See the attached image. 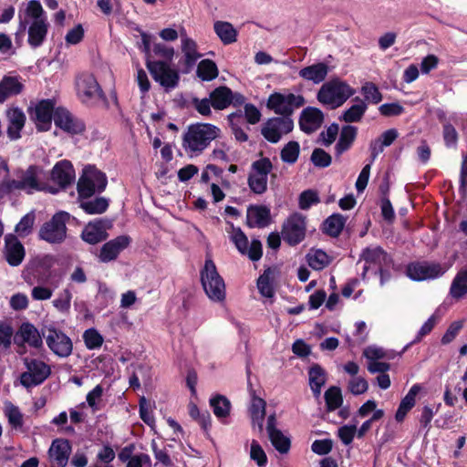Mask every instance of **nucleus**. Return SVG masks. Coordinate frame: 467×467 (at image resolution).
Instances as JSON below:
<instances>
[{
	"instance_id": "obj_12",
	"label": "nucleus",
	"mask_w": 467,
	"mask_h": 467,
	"mask_svg": "<svg viewBox=\"0 0 467 467\" xmlns=\"http://www.w3.org/2000/svg\"><path fill=\"white\" fill-rule=\"evenodd\" d=\"M294 129L291 118L273 117L268 119L261 128V134L271 143H277L284 134L290 133Z\"/></svg>"
},
{
	"instance_id": "obj_27",
	"label": "nucleus",
	"mask_w": 467,
	"mask_h": 467,
	"mask_svg": "<svg viewBox=\"0 0 467 467\" xmlns=\"http://www.w3.org/2000/svg\"><path fill=\"white\" fill-rule=\"evenodd\" d=\"M358 135V128L352 125H345L341 128L339 138L335 145V155L340 157L344 152L351 149Z\"/></svg>"
},
{
	"instance_id": "obj_45",
	"label": "nucleus",
	"mask_w": 467,
	"mask_h": 467,
	"mask_svg": "<svg viewBox=\"0 0 467 467\" xmlns=\"http://www.w3.org/2000/svg\"><path fill=\"white\" fill-rule=\"evenodd\" d=\"M269 440L275 449L281 454H285L291 448V441L281 431L268 434Z\"/></svg>"
},
{
	"instance_id": "obj_30",
	"label": "nucleus",
	"mask_w": 467,
	"mask_h": 467,
	"mask_svg": "<svg viewBox=\"0 0 467 467\" xmlns=\"http://www.w3.org/2000/svg\"><path fill=\"white\" fill-rule=\"evenodd\" d=\"M421 387L419 384H414L401 400L399 408L395 414V420L398 422H402L407 416L408 412L415 406L416 396L420 391Z\"/></svg>"
},
{
	"instance_id": "obj_17",
	"label": "nucleus",
	"mask_w": 467,
	"mask_h": 467,
	"mask_svg": "<svg viewBox=\"0 0 467 467\" xmlns=\"http://www.w3.org/2000/svg\"><path fill=\"white\" fill-rule=\"evenodd\" d=\"M4 255L10 266H18L24 261L26 250L16 235L13 234L5 235Z\"/></svg>"
},
{
	"instance_id": "obj_15",
	"label": "nucleus",
	"mask_w": 467,
	"mask_h": 467,
	"mask_svg": "<svg viewBox=\"0 0 467 467\" xmlns=\"http://www.w3.org/2000/svg\"><path fill=\"white\" fill-rule=\"evenodd\" d=\"M56 109L53 99H42L36 105L33 119L38 131H48L51 129Z\"/></svg>"
},
{
	"instance_id": "obj_58",
	"label": "nucleus",
	"mask_w": 467,
	"mask_h": 467,
	"mask_svg": "<svg viewBox=\"0 0 467 467\" xmlns=\"http://www.w3.org/2000/svg\"><path fill=\"white\" fill-rule=\"evenodd\" d=\"M348 389L353 395H360L368 390V383L362 377H355L349 380Z\"/></svg>"
},
{
	"instance_id": "obj_4",
	"label": "nucleus",
	"mask_w": 467,
	"mask_h": 467,
	"mask_svg": "<svg viewBox=\"0 0 467 467\" xmlns=\"http://www.w3.org/2000/svg\"><path fill=\"white\" fill-rule=\"evenodd\" d=\"M70 214L60 211L56 213L49 221L46 222L39 229L38 237L49 244H62L67 237V223Z\"/></svg>"
},
{
	"instance_id": "obj_39",
	"label": "nucleus",
	"mask_w": 467,
	"mask_h": 467,
	"mask_svg": "<svg viewBox=\"0 0 467 467\" xmlns=\"http://www.w3.org/2000/svg\"><path fill=\"white\" fill-rule=\"evenodd\" d=\"M196 75L202 81H212L218 77L219 69L213 60L206 58L199 62Z\"/></svg>"
},
{
	"instance_id": "obj_3",
	"label": "nucleus",
	"mask_w": 467,
	"mask_h": 467,
	"mask_svg": "<svg viewBox=\"0 0 467 467\" xmlns=\"http://www.w3.org/2000/svg\"><path fill=\"white\" fill-rule=\"evenodd\" d=\"M356 93L347 82L338 78L325 83L317 93V99L324 105H343L350 97Z\"/></svg>"
},
{
	"instance_id": "obj_56",
	"label": "nucleus",
	"mask_w": 467,
	"mask_h": 467,
	"mask_svg": "<svg viewBox=\"0 0 467 467\" xmlns=\"http://www.w3.org/2000/svg\"><path fill=\"white\" fill-rule=\"evenodd\" d=\"M26 13L33 20H47L45 11L38 0H30L27 4Z\"/></svg>"
},
{
	"instance_id": "obj_42",
	"label": "nucleus",
	"mask_w": 467,
	"mask_h": 467,
	"mask_svg": "<svg viewBox=\"0 0 467 467\" xmlns=\"http://www.w3.org/2000/svg\"><path fill=\"white\" fill-rule=\"evenodd\" d=\"M300 154V145L296 140L287 142L280 151V158L283 162L294 164L297 161Z\"/></svg>"
},
{
	"instance_id": "obj_53",
	"label": "nucleus",
	"mask_w": 467,
	"mask_h": 467,
	"mask_svg": "<svg viewBox=\"0 0 467 467\" xmlns=\"http://www.w3.org/2000/svg\"><path fill=\"white\" fill-rule=\"evenodd\" d=\"M250 457L259 467L267 465V456L257 441L254 440L251 443Z\"/></svg>"
},
{
	"instance_id": "obj_52",
	"label": "nucleus",
	"mask_w": 467,
	"mask_h": 467,
	"mask_svg": "<svg viewBox=\"0 0 467 467\" xmlns=\"http://www.w3.org/2000/svg\"><path fill=\"white\" fill-rule=\"evenodd\" d=\"M83 339L88 349L99 348L103 344L102 336L95 328L87 329L83 334Z\"/></svg>"
},
{
	"instance_id": "obj_28",
	"label": "nucleus",
	"mask_w": 467,
	"mask_h": 467,
	"mask_svg": "<svg viewBox=\"0 0 467 467\" xmlns=\"http://www.w3.org/2000/svg\"><path fill=\"white\" fill-rule=\"evenodd\" d=\"M38 167L36 165H30L25 171H22L21 185L22 190L27 193H32L33 191H45V183L39 182L37 179Z\"/></svg>"
},
{
	"instance_id": "obj_8",
	"label": "nucleus",
	"mask_w": 467,
	"mask_h": 467,
	"mask_svg": "<svg viewBox=\"0 0 467 467\" xmlns=\"http://www.w3.org/2000/svg\"><path fill=\"white\" fill-rule=\"evenodd\" d=\"M42 336L46 339L49 349L58 357L67 358L72 353L73 344L71 339L56 327H44Z\"/></svg>"
},
{
	"instance_id": "obj_22",
	"label": "nucleus",
	"mask_w": 467,
	"mask_h": 467,
	"mask_svg": "<svg viewBox=\"0 0 467 467\" xmlns=\"http://www.w3.org/2000/svg\"><path fill=\"white\" fill-rule=\"evenodd\" d=\"M109 237L105 222L102 219L88 223L81 233V238L89 244H97Z\"/></svg>"
},
{
	"instance_id": "obj_16",
	"label": "nucleus",
	"mask_w": 467,
	"mask_h": 467,
	"mask_svg": "<svg viewBox=\"0 0 467 467\" xmlns=\"http://www.w3.org/2000/svg\"><path fill=\"white\" fill-rule=\"evenodd\" d=\"M131 243L129 235H119L116 238L106 242L100 248L99 259L102 263H109L116 260L119 254Z\"/></svg>"
},
{
	"instance_id": "obj_36",
	"label": "nucleus",
	"mask_w": 467,
	"mask_h": 467,
	"mask_svg": "<svg viewBox=\"0 0 467 467\" xmlns=\"http://www.w3.org/2000/svg\"><path fill=\"white\" fill-rule=\"evenodd\" d=\"M346 223V218L340 213H334L328 216L323 223V233L331 236L337 237Z\"/></svg>"
},
{
	"instance_id": "obj_41",
	"label": "nucleus",
	"mask_w": 467,
	"mask_h": 467,
	"mask_svg": "<svg viewBox=\"0 0 467 467\" xmlns=\"http://www.w3.org/2000/svg\"><path fill=\"white\" fill-rule=\"evenodd\" d=\"M324 399L327 411H334L341 408L343 404L341 389L337 386L328 388L325 392Z\"/></svg>"
},
{
	"instance_id": "obj_33",
	"label": "nucleus",
	"mask_w": 467,
	"mask_h": 467,
	"mask_svg": "<svg viewBox=\"0 0 467 467\" xmlns=\"http://www.w3.org/2000/svg\"><path fill=\"white\" fill-rule=\"evenodd\" d=\"M353 101L358 103L345 110L339 118L340 120L347 123H353L358 122L362 119L367 111L368 106L359 97L354 98Z\"/></svg>"
},
{
	"instance_id": "obj_43",
	"label": "nucleus",
	"mask_w": 467,
	"mask_h": 467,
	"mask_svg": "<svg viewBox=\"0 0 467 467\" xmlns=\"http://www.w3.org/2000/svg\"><path fill=\"white\" fill-rule=\"evenodd\" d=\"M80 207L88 214H100L107 211L109 201L104 197H97L91 201L82 202Z\"/></svg>"
},
{
	"instance_id": "obj_18",
	"label": "nucleus",
	"mask_w": 467,
	"mask_h": 467,
	"mask_svg": "<svg viewBox=\"0 0 467 467\" xmlns=\"http://www.w3.org/2000/svg\"><path fill=\"white\" fill-rule=\"evenodd\" d=\"M72 447L67 439H55L48 450L51 467H66Z\"/></svg>"
},
{
	"instance_id": "obj_34",
	"label": "nucleus",
	"mask_w": 467,
	"mask_h": 467,
	"mask_svg": "<svg viewBox=\"0 0 467 467\" xmlns=\"http://www.w3.org/2000/svg\"><path fill=\"white\" fill-rule=\"evenodd\" d=\"M19 333L25 342L35 348H40L43 346L42 332L40 333L36 327L31 323H23L20 327Z\"/></svg>"
},
{
	"instance_id": "obj_32",
	"label": "nucleus",
	"mask_w": 467,
	"mask_h": 467,
	"mask_svg": "<svg viewBox=\"0 0 467 467\" xmlns=\"http://www.w3.org/2000/svg\"><path fill=\"white\" fill-rule=\"evenodd\" d=\"M309 386L315 397H319L321 389L326 384L327 374L318 364H313L308 369Z\"/></svg>"
},
{
	"instance_id": "obj_60",
	"label": "nucleus",
	"mask_w": 467,
	"mask_h": 467,
	"mask_svg": "<svg viewBox=\"0 0 467 467\" xmlns=\"http://www.w3.org/2000/svg\"><path fill=\"white\" fill-rule=\"evenodd\" d=\"M333 448L331 439L316 440L311 445V450L317 455H327Z\"/></svg>"
},
{
	"instance_id": "obj_1",
	"label": "nucleus",
	"mask_w": 467,
	"mask_h": 467,
	"mask_svg": "<svg viewBox=\"0 0 467 467\" xmlns=\"http://www.w3.org/2000/svg\"><path fill=\"white\" fill-rule=\"evenodd\" d=\"M217 130L209 123L191 125L183 135L182 147L186 151L201 153L217 137Z\"/></svg>"
},
{
	"instance_id": "obj_63",
	"label": "nucleus",
	"mask_w": 467,
	"mask_h": 467,
	"mask_svg": "<svg viewBox=\"0 0 467 467\" xmlns=\"http://www.w3.org/2000/svg\"><path fill=\"white\" fill-rule=\"evenodd\" d=\"M84 28L81 24H78L72 29H70L66 36V43L68 45H77L82 41L84 38Z\"/></svg>"
},
{
	"instance_id": "obj_19",
	"label": "nucleus",
	"mask_w": 467,
	"mask_h": 467,
	"mask_svg": "<svg viewBox=\"0 0 467 467\" xmlns=\"http://www.w3.org/2000/svg\"><path fill=\"white\" fill-rule=\"evenodd\" d=\"M324 122V114L316 107H306L300 114L298 124L300 130L306 134L317 131Z\"/></svg>"
},
{
	"instance_id": "obj_11",
	"label": "nucleus",
	"mask_w": 467,
	"mask_h": 467,
	"mask_svg": "<svg viewBox=\"0 0 467 467\" xmlns=\"http://www.w3.org/2000/svg\"><path fill=\"white\" fill-rule=\"evenodd\" d=\"M76 89L83 103L104 98V92L95 76L88 72L81 73L76 79Z\"/></svg>"
},
{
	"instance_id": "obj_10",
	"label": "nucleus",
	"mask_w": 467,
	"mask_h": 467,
	"mask_svg": "<svg viewBox=\"0 0 467 467\" xmlns=\"http://www.w3.org/2000/svg\"><path fill=\"white\" fill-rule=\"evenodd\" d=\"M251 167L255 173L249 174L248 186L254 193L263 194L267 190V176L273 170V163L269 158L263 157L254 161Z\"/></svg>"
},
{
	"instance_id": "obj_44",
	"label": "nucleus",
	"mask_w": 467,
	"mask_h": 467,
	"mask_svg": "<svg viewBox=\"0 0 467 467\" xmlns=\"http://www.w3.org/2000/svg\"><path fill=\"white\" fill-rule=\"evenodd\" d=\"M273 272L267 268L257 279V288L260 294L265 297H273L275 295L274 287L271 282Z\"/></svg>"
},
{
	"instance_id": "obj_37",
	"label": "nucleus",
	"mask_w": 467,
	"mask_h": 467,
	"mask_svg": "<svg viewBox=\"0 0 467 467\" xmlns=\"http://www.w3.org/2000/svg\"><path fill=\"white\" fill-rule=\"evenodd\" d=\"M210 406L213 411V414L219 419L223 420L230 415L231 402L223 395L216 394L210 399Z\"/></svg>"
},
{
	"instance_id": "obj_47",
	"label": "nucleus",
	"mask_w": 467,
	"mask_h": 467,
	"mask_svg": "<svg viewBox=\"0 0 467 467\" xmlns=\"http://www.w3.org/2000/svg\"><path fill=\"white\" fill-rule=\"evenodd\" d=\"M88 175L90 177L91 181L94 182V187L96 188L98 192H102L108 184L107 176L104 172L98 170L95 166H88L85 168Z\"/></svg>"
},
{
	"instance_id": "obj_57",
	"label": "nucleus",
	"mask_w": 467,
	"mask_h": 467,
	"mask_svg": "<svg viewBox=\"0 0 467 467\" xmlns=\"http://www.w3.org/2000/svg\"><path fill=\"white\" fill-rule=\"evenodd\" d=\"M5 415L8 418L10 425L14 428H19L23 425V415L18 407L10 403L5 410Z\"/></svg>"
},
{
	"instance_id": "obj_54",
	"label": "nucleus",
	"mask_w": 467,
	"mask_h": 467,
	"mask_svg": "<svg viewBox=\"0 0 467 467\" xmlns=\"http://www.w3.org/2000/svg\"><path fill=\"white\" fill-rule=\"evenodd\" d=\"M442 136L447 148H455L458 142V132L452 124L446 122L442 126Z\"/></svg>"
},
{
	"instance_id": "obj_9",
	"label": "nucleus",
	"mask_w": 467,
	"mask_h": 467,
	"mask_svg": "<svg viewBox=\"0 0 467 467\" xmlns=\"http://www.w3.org/2000/svg\"><path fill=\"white\" fill-rule=\"evenodd\" d=\"M306 220L299 213L291 214L283 223L282 237L290 246H296L306 237Z\"/></svg>"
},
{
	"instance_id": "obj_38",
	"label": "nucleus",
	"mask_w": 467,
	"mask_h": 467,
	"mask_svg": "<svg viewBox=\"0 0 467 467\" xmlns=\"http://www.w3.org/2000/svg\"><path fill=\"white\" fill-rule=\"evenodd\" d=\"M467 294V270L459 271L454 276L451 287L450 295L454 299H461Z\"/></svg>"
},
{
	"instance_id": "obj_31",
	"label": "nucleus",
	"mask_w": 467,
	"mask_h": 467,
	"mask_svg": "<svg viewBox=\"0 0 467 467\" xmlns=\"http://www.w3.org/2000/svg\"><path fill=\"white\" fill-rule=\"evenodd\" d=\"M327 65L323 62H319L301 68L298 75L304 79L318 84L325 80L327 76Z\"/></svg>"
},
{
	"instance_id": "obj_48",
	"label": "nucleus",
	"mask_w": 467,
	"mask_h": 467,
	"mask_svg": "<svg viewBox=\"0 0 467 467\" xmlns=\"http://www.w3.org/2000/svg\"><path fill=\"white\" fill-rule=\"evenodd\" d=\"M361 93L365 100L372 104H379L383 99L379 88L373 82H366L361 88Z\"/></svg>"
},
{
	"instance_id": "obj_51",
	"label": "nucleus",
	"mask_w": 467,
	"mask_h": 467,
	"mask_svg": "<svg viewBox=\"0 0 467 467\" xmlns=\"http://www.w3.org/2000/svg\"><path fill=\"white\" fill-rule=\"evenodd\" d=\"M310 161L316 167L327 168L331 164L332 157L325 150L321 148H316L312 151Z\"/></svg>"
},
{
	"instance_id": "obj_7",
	"label": "nucleus",
	"mask_w": 467,
	"mask_h": 467,
	"mask_svg": "<svg viewBox=\"0 0 467 467\" xmlns=\"http://www.w3.org/2000/svg\"><path fill=\"white\" fill-rule=\"evenodd\" d=\"M24 364L27 370L21 373L19 379L26 389L42 384L51 373L49 366L42 360L25 358Z\"/></svg>"
},
{
	"instance_id": "obj_13",
	"label": "nucleus",
	"mask_w": 467,
	"mask_h": 467,
	"mask_svg": "<svg viewBox=\"0 0 467 467\" xmlns=\"http://www.w3.org/2000/svg\"><path fill=\"white\" fill-rule=\"evenodd\" d=\"M445 273L439 263H429L427 261L412 262L407 265L406 274L414 281L434 279Z\"/></svg>"
},
{
	"instance_id": "obj_61",
	"label": "nucleus",
	"mask_w": 467,
	"mask_h": 467,
	"mask_svg": "<svg viewBox=\"0 0 467 467\" xmlns=\"http://www.w3.org/2000/svg\"><path fill=\"white\" fill-rule=\"evenodd\" d=\"M151 53H153V55L156 57L164 58L167 62H171L174 56V48L168 47L163 43H155L153 45Z\"/></svg>"
},
{
	"instance_id": "obj_40",
	"label": "nucleus",
	"mask_w": 467,
	"mask_h": 467,
	"mask_svg": "<svg viewBox=\"0 0 467 467\" xmlns=\"http://www.w3.org/2000/svg\"><path fill=\"white\" fill-rule=\"evenodd\" d=\"M306 258L308 265L317 271L323 270L330 264L329 256L321 249L311 250Z\"/></svg>"
},
{
	"instance_id": "obj_21",
	"label": "nucleus",
	"mask_w": 467,
	"mask_h": 467,
	"mask_svg": "<svg viewBox=\"0 0 467 467\" xmlns=\"http://www.w3.org/2000/svg\"><path fill=\"white\" fill-rule=\"evenodd\" d=\"M271 211L266 205L252 204L247 209L246 225L249 228H265L271 223Z\"/></svg>"
},
{
	"instance_id": "obj_50",
	"label": "nucleus",
	"mask_w": 467,
	"mask_h": 467,
	"mask_svg": "<svg viewBox=\"0 0 467 467\" xmlns=\"http://www.w3.org/2000/svg\"><path fill=\"white\" fill-rule=\"evenodd\" d=\"M34 213H29L24 215L19 223L16 225L15 231L20 237L27 236L33 228L35 223Z\"/></svg>"
},
{
	"instance_id": "obj_29",
	"label": "nucleus",
	"mask_w": 467,
	"mask_h": 467,
	"mask_svg": "<svg viewBox=\"0 0 467 467\" xmlns=\"http://www.w3.org/2000/svg\"><path fill=\"white\" fill-rule=\"evenodd\" d=\"M212 107L215 110H223L232 105L233 97L232 89L227 86H220L215 88L210 93Z\"/></svg>"
},
{
	"instance_id": "obj_25",
	"label": "nucleus",
	"mask_w": 467,
	"mask_h": 467,
	"mask_svg": "<svg viewBox=\"0 0 467 467\" xmlns=\"http://www.w3.org/2000/svg\"><path fill=\"white\" fill-rule=\"evenodd\" d=\"M360 260L365 261L366 264L379 265V271L380 273L381 278L386 272L382 268L381 265L384 264L387 265L392 262L391 257L381 246H376L374 248L367 247L363 249L360 254Z\"/></svg>"
},
{
	"instance_id": "obj_24",
	"label": "nucleus",
	"mask_w": 467,
	"mask_h": 467,
	"mask_svg": "<svg viewBox=\"0 0 467 467\" xmlns=\"http://www.w3.org/2000/svg\"><path fill=\"white\" fill-rule=\"evenodd\" d=\"M6 118L8 120L7 136L11 140H16L21 138V130L26 123V115L24 111L18 108L14 107L6 111Z\"/></svg>"
},
{
	"instance_id": "obj_59",
	"label": "nucleus",
	"mask_w": 467,
	"mask_h": 467,
	"mask_svg": "<svg viewBox=\"0 0 467 467\" xmlns=\"http://www.w3.org/2000/svg\"><path fill=\"white\" fill-rule=\"evenodd\" d=\"M231 239L237 250L242 254H245L246 249L248 247V238L240 228H237L234 231Z\"/></svg>"
},
{
	"instance_id": "obj_35",
	"label": "nucleus",
	"mask_w": 467,
	"mask_h": 467,
	"mask_svg": "<svg viewBox=\"0 0 467 467\" xmlns=\"http://www.w3.org/2000/svg\"><path fill=\"white\" fill-rule=\"evenodd\" d=\"M213 29L223 45H230L237 40V30L234 26L225 21H216Z\"/></svg>"
},
{
	"instance_id": "obj_20",
	"label": "nucleus",
	"mask_w": 467,
	"mask_h": 467,
	"mask_svg": "<svg viewBox=\"0 0 467 467\" xmlns=\"http://www.w3.org/2000/svg\"><path fill=\"white\" fill-rule=\"evenodd\" d=\"M51 180L61 189H67L75 180V170L67 160L57 161L50 174Z\"/></svg>"
},
{
	"instance_id": "obj_2",
	"label": "nucleus",
	"mask_w": 467,
	"mask_h": 467,
	"mask_svg": "<svg viewBox=\"0 0 467 467\" xmlns=\"http://www.w3.org/2000/svg\"><path fill=\"white\" fill-rule=\"evenodd\" d=\"M200 275L202 285L207 296L215 302L223 301L225 298V284L211 258H206Z\"/></svg>"
},
{
	"instance_id": "obj_64",
	"label": "nucleus",
	"mask_w": 467,
	"mask_h": 467,
	"mask_svg": "<svg viewBox=\"0 0 467 467\" xmlns=\"http://www.w3.org/2000/svg\"><path fill=\"white\" fill-rule=\"evenodd\" d=\"M459 193L462 197H465L467 194V152L462 155L460 171Z\"/></svg>"
},
{
	"instance_id": "obj_26",
	"label": "nucleus",
	"mask_w": 467,
	"mask_h": 467,
	"mask_svg": "<svg viewBox=\"0 0 467 467\" xmlns=\"http://www.w3.org/2000/svg\"><path fill=\"white\" fill-rule=\"evenodd\" d=\"M47 20H33L28 27V45L36 48L43 45L48 32Z\"/></svg>"
},
{
	"instance_id": "obj_5",
	"label": "nucleus",
	"mask_w": 467,
	"mask_h": 467,
	"mask_svg": "<svg viewBox=\"0 0 467 467\" xmlns=\"http://www.w3.org/2000/svg\"><path fill=\"white\" fill-rule=\"evenodd\" d=\"M305 103L306 99L302 95L274 92L268 97L266 107L280 118H291L295 109L303 107Z\"/></svg>"
},
{
	"instance_id": "obj_23",
	"label": "nucleus",
	"mask_w": 467,
	"mask_h": 467,
	"mask_svg": "<svg viewBox=\"0 0 467 467\" xmlns=\"http://www.w3.org/2000/svg\"><path fill=\"white\" fill-rule=\"evenodd\" d=\"M25 88L20 76L5 75L0 80V104L12 97L20 95Z\"/></svg>"
},
{
	"instance_id": "obj_14",
	"label": "nucleus",
	"mask_w": 467,
	"mask_h": 467,
	"mask_svg": "<svg viewBox=\"0 0 467 467\" xmlns=\"http://www.w3.org/2000/svg\"><path fill=\"white\" fill-rule=\"evenodd\" d=\"M54 123L56 127L71 135L81 134L83 131H85L86 129L82 120L75 118L67 109L63 107H57L56 109L54 114Z\"/></svg>"
},
{
	"instance_id": "obj_6",
	"label": "nucleus",
	"mask_w": 467,
	"mask_h": 467,
	"mask_svg": "<svg viewBox=\"0 0 467 467\" xmlns=\"http://www.w3.org/2000/svg\"><path fill=\"white\" fill-rule=\"evenodd\" d=\"M145 65L154 81L164 88L166 91H170L179 85L180 74L176 69L171 67L170 62L146 59Z\"/></svg>"
},
{
	"instance_id": "obj_49",
	"label": "nucleus",
	"mask_w": 467,
	"mask_h": 467,
	"mask_svg": "<svg viewBox=\"0 0 467 467\" xmlns=\"http://www.w3.org/2000/svg\"><path fill=\"white\" fill-rule=\"evenodd\" d=\"M320 202L318 193L315 190L303 191L298 198V205L301 210H308L312 205Z\"/></svg>"
},
{
	"instance_id": "obj_55",
	"label": "nucleus",
	"mask_w": 467,
	"mask_h": 467,
	"mask_svg": "<svg viewBox=\"0 0 467 467\" xmlns=\"http://www.w3.org/2000/svg\"><path fill=\"white\" fill-rule=\"evenodd\" d=\"M72 294L69 289H64L58 296L53 301V306L62 313H67L70 309Z\"/></svg>"
},
{
	"instance_id": "obj_46",
	"label": "nucleus",
	"mask_w": 467,
	"mask_h": 467,
	"mask_svg": "<svg viewBox=\"0 0 467 467\" xmlns=\"http://www.w3.org/2000/svg\"><path fill=\"white\" fill-rule=\"evenodd\" d=\"M77 188L80 198H89L96 192L94 182L91 181L86 170H84V174L79 178Z\"/></svg>"
},
{
	"instance_id": "obj_62",
	"label": "nucleus",
	"mask_w": 467,
	"mask_h": 467,
	"mask_svg": "<svg viewBox=\"0 0 467 467\" xmlns=\"http://www.w3.org/2000/svg\"><path fill=\"white\" fill-rule=\"evenodd\" d=\"M379 111L384 117H394L401 115L404 108L398 102L385 103L379 106Z\"/></svg>"
}]
</instances>
